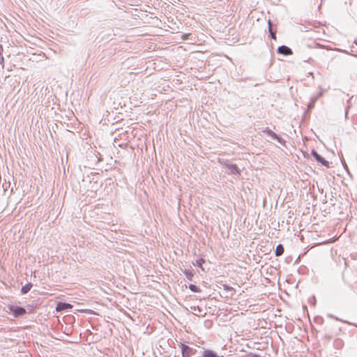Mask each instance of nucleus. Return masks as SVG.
I'll list each match as a JSON object with an SVG mask.
<instances>
[{
	"label": "nucleus",
	"instance_id": "1",
	"mask_svg": "<svg viewBox=\"0 0 357 357\" xmlns=\"http://www.w3.org/2000/svg\"><path fill=\"white\" fill-rule=\"evenodd\" d=\"M9 310L15 317L22 316L26 313V310L19 306L10 305Z\"/></svg>",
	"mask_w": 357,
	"mask_h": 357
},
{
	"label": "nucleus",
	"instance_id": "2",
	"mask_svg": "<svg viewBox=\"0 0 357 357\" xmlns=\"http://www.w3.org/2000/svg\"><path fill=\"white\" fill-rule=\"evenodd\" d=\"M73 308V305L69 304V303H59L56 307V312H61L63 310H68V309H72Z\"/></svg>",
	"mask_w": 357,
	"mask_h": 357
},
{
	"label": "nucleus",
	"instance_id": "3",
	"mask_svg": "<svg viewBox=\"0 0 357 357\" xmlns=\"http://www.w3.org/2000/svg\"><path fill=\"white\" fill-rule=\"evenodd\" d=\"M278 53L283 54V55H291L293 54L292 50L284 45L280 46L278 48Z\"/></svg>",
	"mask_w": 357,
	"mask_h": 357
},
{
	"label": "nucleus",
	"instance_id": "4",
	"mask_svg": "<svg viewBox=\"0 0 357 357\" xmlns=\"http://www.w3.org/2000/svg\"><path fill=\"white\" fill-rule=\"evenodd\" d=\"M312 155H314V157L315 158V159L319 162L320 163H321L323 165L326 166V167H328L329 166V163L328 162L325 160L323 157H321V155H319L316 151H313L312 152Z\"/></svg>",
	"mask_w": 357,
	"mask_h": 357
},
{
	"label": "nucleus",
	"instance_id": "5",
	"mask_svg": "<svg viewBox=\"0 0 357 357\" xmlns=\"http://www.w3.org/2000/svg\"><path fill=\"white\" fill-rule=\"evenodd\" d=\"M181 350L183 356L190 357L192 354V350L185 344H181Z\"/></svg>",
	"mask_w": 357,
	"mask_h": 357
},
{
	"label": "nucleus",
	"instance_id": "6",
	"mask_svg": "<svg viewBox=\"0 0 357 357\" xmlns=\"http://www.w3.org/2000/svg\"><path fill=\"white\" fill-rule=\"evenodd\" d=\"M263 132L269 135L270 137H271L273 139H278L279 137L277 135L276 133H275L274 132H273L271 130L268 129V128H266L263 130Z\"/></svg>",
	"mask_w": 357,
	"mask_h": 357
},
{
	"label": "nucleus",
	"instance_id": "7",
	"mask_svg": "<svg viewBox=\"0 0 357 357\" xmlns=\"http://www.w3.org/2000/svg\"><path fill=\"white\" fill-rule=\"evenodd\" d=\"M202 357H218L217 354L212 350H205L203 352Z\"/></svg>",
	"mask_w": 357,
	"mask_h": 357
},
{
	"label": "nucleus",
	"instance_id": "8",
	"mask_svg": "<svg viewBox=\"0 0 357 357\" xmlns=\"http://www.w3.org/2000/svg\"><path fill=\"white\" fill-rule=\"evenodd\" d=\"M284 252V248L282 245H278L277 247H276V249H275V255L276 256H281Z\"/></svg>",
	"mask_w": 357,
	"mask_h": 357
},
{
	"label": "nucleus",
	"instance_id": "9",
	"mask_svg": "<svg viewBox=\"0 0 357 357\" xmlns=\"http://www.w3.org/2000/svg\"><path fill=\"white\" fill-rule=\"evenodd\" d=\"M222 287H223L224 290L227 291L230 293L231 296H233L236 292V290L234 288L229 287L227 284H223Z\"/></svg>",
	"mask_w": 357,
	"mask_h": 357
},
{
	"label": "nucleus",
	"instance_id": "10",
	"mask_svg": "<svg viewBox=\"0 0 357 357\" xmlns=\"http://www.w3.org/2000/svg\"><path fill=\"white\" fill-rule=\"evenodd\" d=\"M189 289L193 291V292H200L201 291V289L199 287H197L196 285L195 284H190L189 285Z\"/></svg>",
	"mask_w": 357,
	"mask_h": 357
},
{
	"label": "nucleus",
	"instance_id": "11",
	"mask_svg": "<svg viewBox=\"0 0 357 357\" xmlns=\"http://www.w3.org/2000/svg\"><path fill=\"white\" fill-rule=\"evenodd\" d=\"M184 274H185V277L187 278V279H188L189 280H192L194 275L191 271L185 270L184 271Z\"/></svg>",
	"mask_w": 357,
	"mask_h": 357
},
{
	"label": "nucleus",
	"instance_id": "12",
	"mask_svg": "<svg viewBox=\"0 0 357 357\" xmlns=\"http://www.w3.org/2000/svg\"><path fill=\"white\" fill-rule=\"evenodd\" d=\"M31 288V284H26L25 286L22 287V294H26L27 293Z\"/></svg>",
	"mask_w": 357,
	"mask_h": 357
},
{
	"label": "nucleus",
	"instance_id": "13",
	"mask_svg": "<svg viewBox=\"0 0 357 357\" xmlns=\"http://www.w3.org/2000/svg\"><path fill=\"white\" fill-rule=\"evenodd\" d=\"M204 260L203 259H200L199 260L197 261V264L198 266H199L202 271H204V268H203V264L204 263Z\"/></svg>",
	"mask_w": 357,
	"mask_h": 357
},
{
	"label": "nucleus",
	"instance_id": "14",
	"mask_svg": "<svg viewBox=\"0 0 357 357\" xmlns=\"http://www.w3.org/2000/svg\"><path fill=\"white\" fill-rule=\"evenodd\" d=\"M269 31H270V33H271V35L272 38H273V39H276L275 33H273V32L272 31V30H271V27H270V29H269Z\"/></svg>",
	"mask_w": 357,
	"mask_h": 357
},
{
	"label": "nucleus",
	"instance_id": "15",
	"mask_svg": "<svg viewBox=\"0 0 357 357\" xmlns=\"http://www.w3.org/2000/svg\"><path fill=\"white\" fill-rule=\"evenodd\" d=\"M188 34H183L182 36L183 40H186L188 38Z\"/></svg>",
	"mask_w": 357,
	"mask_h": 357
},
{
	"label": "nucleus",
	"instance_id": "16",
	"mask_svg": "<svg viewBox=\"0 0 357 357\" xmlns=\"http://www.w3.org/2000/svg\"><path fill=\"white\" fill-rule=\"evenodd\" d=\"M253 357H257V356H253Z\"/></svg>",
	"mask_w": 357,
	"mask_h": 357
}]
</instances>
